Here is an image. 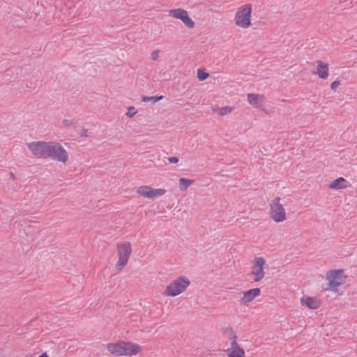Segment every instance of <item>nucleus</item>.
Segmentation results:
<instances>
[{
    "label": "nucleus",
    "instance_id": "1",
    "mask_svg": "<svg viewBox=\"0 0 357 357\" xmlns=\"http://www.w3.org/2000/svg\"><path fill=\"white\" fill-rule=\"evenodd\" d=\"M107 350L116 356L136 355L140 351V347L130 342L120 341L116 343H109Z\"/></svg>",
    "mask_w": 357,
    "mask_h": 357
},
{
    "label": "nucleus",
    "instance_id": "2",
    "mask_svg": "<svg viewBox=\"0 0 357 357\" xmlns=\"http://www.w3.org/2000/svg\"><path fill=\"white\" fill-rule=\"evenodd\" d=\"M252 4L247 3L240 7L235 15V23L242 28H248L251 24Z\"/></svg>",
    "mask_w": 357,
    "mask_h": 357
},
{
    "label": "nucleus",
    "instance_id": "3",
    "mask_svg": "<svg viewBox=\"0 0 357 357\" xmlns=\"http://www.w3.org/2000/svg\"><path fill=\"white\" fill-rule=\"evenodd\" d=\"M190 284V281L188 278L180 276L176 280H174L170 284L167 286L165 294L167 296H176L185 291Z\"/></svg>",
    "mask_w": 357,
    "mask_h": 357
},
{
    "label": "nucleus",
    "instance_id": "4",
    "mask_svg": "<svg viewBox=\"0 0 357 357\" xmlns=\"http://www.w3.org/2000/svg\"><path fill=\"white\" fill-rule=\"evenodd\" d=\"M47 158L62 162H66L68 155L66 149L58 142H50Z\"/></svg>",
    "mask_w": 357,
    "mask_h": 357
},
{
    "label": "nucleus",
    "instance_id": "5",
    "mask_svg": "<svg viewBox=\"0 0 357 357\" xmlns=\"http://www.w3.org/2000/svg\"><path fill=\"white\" fill-rule=\"evenodd\" d=\"M132 249L129 242L117 245V252L119 261L116 264V268L121 270L125 266L128 261Z\"/></svg>",
    "mask_w": 357,
    "mask_h": 357
},
{
    "label": "nucleus",
    "instance_id": "6",
    "mask_svg": "<svg viewBox=\"0 0 357 357\" xmlns=\"http://www.w3.org/2000/svg\"><path fill=\"white\" fill-rule=\"evenodd\" d=\"M50 142H33L28 144L33 155L38 158H47Z\"/></svg>",
    "mask_w": 357,
    "mask_h": 357
},
{
    "label": "nucleus",
    "instance_id": "7",
    "mask_svg": "<svg viewBox=\"0 0 357 357\" xmlns=\"http://www.w3.org/2000/svg\"><path fill=\"white\" fill-rule=\"evenodd\" d=\"M280 199L276 197L273 199L271 204V218L277 222H282L285 220V210L282 205L280 204Z\"/></svg>",
    "mask_w": 357,
    "mask_h": 357
},
{
    "label": "nucleus",
    "instance_id": "8",
    "mask_svg": "<svg viewBox=\"0 0 357 357\" xmlns=\"http://www.w3.org/2000/svg\"><path fill=\"white\" fill-rule=\"evenodd\" d=\"M265 259L263 257H255V263L251 267V273L255 275L254 282L261 281L265 275L264 265Z\"/></svg>",
    "mask_w": 357,
    "mask_h": 357
},
{
    "label": "nucleus",
    "instance_id": "9",
    "mask_svg": "<svg viewBox=\"0 0 357 357\" xmlns=\"http://www.w3.org/2000/svg\"><path fill=\"white\" fill-rule=\"evenodd\" d=\"M342 271V270H333L327 273L328 285L331 289L336 288L342 284V282L339 280L340 274Z\"/></svg>",
    "mask_w": 357,
    "mask_h": 357
},
{
    "label": "nucleus",
    "instance_id": "10",
    "mask_svg": "<svg viewBox=\"0 0 357 357\" xmlns=\"http://www.w3.org/2000/svg\"><path fill=\"white\" fill-rule=\"evenodd\" d=\"M261 289L258 287L251 289L243 293L241 302L243 304H247L252 301L257 296H259Z\"/></svg>",
    "mask_w": 357,
    "mask_h": 357
},
{
    "label": "nucleus",
    "instance_id": "11",
    "mask_svg": "<svg viewBox=\"0 0 357 357\" xmlns=\"http://www.w3.org/2000/svg\"><path fill=\"white\" fill-rule=\"evenodd\" d=\"M317 71L314 73L321 79H326L328 76V65L322 61H317Z\"/></svg>",
    "mask_w": 357,
    "mask_h": 357
},
{
    "label": "nucleus",
    "instance_id": "12",
    "mask_svg": "<svg viewBox=\"0 0 357 357\" xmlns=\"http://www.w3.org/2000/svg\"><path fill=\"white\" fill-rule=\"evenodd\" d=\"M301 303L303 305H306L309 309L317 310L320 307V303L319 300L315 298L307 296L306 298L303 297L301 298Z\"/></svg>",
    "mask_w": 357,
    "mask_h": 357
},
{
    "label": "nucleus",
    "instance_id": "13",
    "mask_svg": "<svg viewBox=\"0 0 357 357\" xmlns=\"http://www.w3.org/2000/svg\"><path fill=\"white\" fill-rule=\"evenodd\" d=\"M347 181L343 177H339L330 183L328 187L331 189L339 190L347 188Z\"/></svg>",
    "mask_w": 357,
    "mask_h": 357
},
{
    "label": "nucleus",
    "instance_id": "14",
    "mask_svg": "<svg viewBox=\"0 0 357 357\" xmlns=\"http://www.w3.org/2000/svg\"><path fill=\"white\" fill-rule=\"evenodd\" d=\"M263 96L255 94V93H248V102L255 106L256 107H259L261 106V100Z\"/></svg>",
    "mask_w": 357,
    "mask_h": 357
},
{
    "label": "nucleus",
    "instance_id": "15",
    "mask_svg": "<svg viewBox=\"0 0 357 357\" xmlns=\"http://www.w3.org/2000/svg\"><path fill=\"white\" fill-rule=\"evenodd\" d=\"M152 191L153 188L148 185H142L137 189V192L140 195L150 199H152Z\"/></svg>",
    "mask_w": 357,
    "mask_h": 357
},
{
    "label": "nucleus",
    "instance_id": "16",
    "mask_svg": "<svg viewBox=\"0 0 357 357\" xmlns=\"http://www.w3.org/2000/svg\"><path fill=\"white\" fill-rule=\"evenodd\" d=\"M187 13L186 10L181 8L172 9L169 10L170 16L181 20H183Z\"/></svg>",
    "mask_w": 357,
    "mask_h": 357
},
{
    "label": "nucleus",
    "instance_id": "17",
    "mask_svg": "<svg viewBox=\"0 0 357 357\" xmlns=\"http://www.w3.org/2000/svg\"><path fill=\"white\" fill-rule=\"evenodd\" d=\"M229 357H243L245 352L244 350L241 348L235 349H227Z\"/></svg>",
    "mask_w": 357,
    "mask_h": 357
},
{
    "label": "nucleus",
    "instance_id": "18",
    "mask_svg": "<svg viewBox=\"0 0 357 357\" xmlns=\"http://www.w3.org/2000/svg\"><path fill=\"white\" fill-rule=\"evenodd\" d=\"M192 183V180L187 179L185 178H181L179 179V184H180V190L181 191H184L187 189V188Z\"/></svg>",
    "mask_w": 357,
    "mask_h": 357
},
{
    "label": "nucleus",
    "instance_id": "19",
    "mask_svg": "<svg viewBox=\"0 0 357 357\" xmlns=\"http://www.w3.org/2000/svg\"><path fill=\"white\" fill-rule=\"evenodd\" d=\"M162 98H163L162 96H143L142 97V101H144V102L151 101L153 103H155V102L162 100Z\"/></svg>",
    "mask_w": 357,
    "mask_h": 357
},
{
    "label": "nucleus",
    "instance_id": "20",
    "mask_svg": "<svg viewBox=\"0 0 357 357\" xmlns=\"http://www.w3.org/2000/svg\"><path fill=\"white\" fill-rule=\"evenodd\" d=\"M183 24L188 28H193L195 26V22L193 20L188 16L187 13L185 16L181 20Z\"/></svg>",
    "mask_w": 357,
    "mask_h": 357
},
{
    "label": "nucleus",
    "instance_id": "21",
    "mask_svg": "<svg viewBox=\"0 0 357 357\" xmlns=\"http://www.w3.org/2000/svg\"><path fill=\"white\" fill-rule=\"evenodd\" d=\"M213 111H216V109H213ZM232 110V108L230 107H223L221 108L217 109V111L218 112V114L220 116L226 115L229 113H230Z\"/></svg>",
    "mask_w": 357,
    "mask_h": 357
},
{
    "label": "nucleus",
    "instance_id": "22",
    "mask_svg": "<svg viewBox=\"0 0 357 357\" xmlns=\"http://www.w3.org/2000/svg\"><path fill=\"white\" fill-rule=\"evenodd\" d=\"M208 76H209V74L208 73L205 72L204 70L199 69L197 70V78L199 79V80L204 81L206 78H208Z\"/></svg>",
    "mask_w": 357,
    "mask_h": 357
},
{
    "label": "nucleus",
    "instance_id": "23",
    "mask_svg": "<svg viewBox=\"0 0 357 357\" xmlns=\"http://www.w3.org/2000/svg\"><path fill=\"white\" fill-rule=\"evenodd\" d=\"M152 192H153L152 193V199H153L155 197H158L163 195L166 192V190L165 189H162V188H158V189L153 188Z\"/></svg>",
    "mask_w": 357,
    "mask_h": 357
},
{
    "label": "nucleus",
    "instance_id": "24",
    "mask_svg": "<svg viewBox=\"0 0 357 357\" xmlns=\"http://www.w3.org/2000/svg\"><path fill=\"white\" fill-rule=\"evenodd\" d=\"M222 333L224 334H229L230 339L236 338V333L234 331L232 328H225L222 329Z\"/></svg>",
    "mask_w": 357,
    "mask_h": 357
},
{
    "label": "nucleus",
    "instance_id": "25",
    "mask_svg": "<svg viewBox=\"0 0 357 357\" xmlns=\"http://www.w3.org/2000/svg\"><path fill=\"white\" fill-rule=\"evenodd\" d=\"M137 111L135 110L134 107H129L128 108V112L126 113V115L132 117L136 114Z\"/></svg>",
    "mask_w": 357,
    "mask_h": 357
},
{
    "label": "nucleus",
    "instance_id": "26",
    "mask_svg": "<svg viewBox=\"0 0 357 357\" xmlns=\"http://www.w3.org/2000/svg\"><path fill=\"white\" fill-rule=\"evenodd\" d=\"M236 339V338L231 339L232 341L231 342V348L229 349H235L237 348H241L240 346L238 345V344L237 343Z\"/></svg>",
    "mask_w": 357,
    "mask_h": 357
},
{
    "label": "nucleus",
    "instance_id": "27",
    "mask_svg": "<svg viewBox=\"0 0 357 357\" xmlns=\"http://www.w3.org/2000/svg\"><path fill=\"white\" fill-rule=\"evenodd\" d=\"M340 82L338 80H335L331 84V89L333 91H335L336 89L340 86Z\"/></svg>",
    "mask_w": 357,
    "mask_h": 357
},
{
    "label": "nucleus",
    "instance_id": "28",
    "mask_svg": "<svg viewBox=\"0 0 357 357\" xmlns=\"http://www.w3.org/2000/svg\"><path fill=\"white\" fill-rule=\"evenodd\" d=\"M75 123H76V121H75L74 120H68V119L63 120V123L66 126H70L71 125H73Z\"/></svg>",
    "mask_w": 357,
    "mask_h": 357
},
{
    "label": "nucleus",
    "instance_id": "29",
    "mask_svg": "<svg viewBox=\"0 0 357 357\" xmlns=\"http://www.w3.org/2000/svg\"><path fill=\"white\" fill-rule=\"evenodd\" d=\"M159 50H155L151 53V59L153 61H156L159 56Z\"/></svg>",
    "mask_w": 357,
    "mask_h": 357
},
{
    "label": "nucleus",
    "instance_id": "30",
    "mask_svg": "<svg viewBox=\"0 0 357 357\" xmlns=\"http://www.w3.org/2000/svg\"><path fill=\"white\" fill-rule=\"evenodd\" d=\"M167 160L169 163H177L179 160L178 158L172 156L167 158Z\"/></svg>",
    "mask_w": 357,
    "mask_h": 357
},
{
    "label": "nucleus",
    "instance_id": "31",
    "mask_svg": "<svg viewBox=\"0 0 357 357\" xmlns=\"http://www.w3.org/2000/svg\"><path fill=\"white\" fill-rule=\"evenodd\" d=\"M89 135H88V130L86 129L82 128V130L80 132V137H89Z\"/></svg>",
    "mask_w": 357,
    "mask_h": 357
},
{
    "label": "nucleus",
    "instance_id": "32",
    "mask_svg": "<svg viewBox=\"0 0 357 357\" xmlns=\"http://www.w3.org/2000/svg\"><path fill=\"white\" fill-rule=\"evenodd\" d=\"M11 174V177L14 178V175L13 173L10 174Z\"/></svg>",
    "mask_w": 357,
    "mask_h": 357
}]
</instances>
